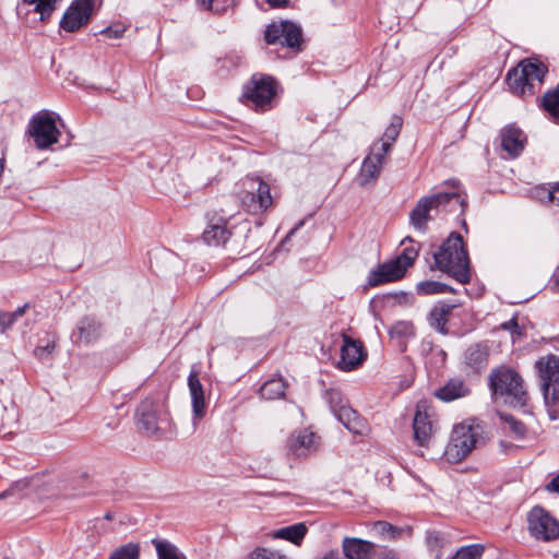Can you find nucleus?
Masks as SVG:
<instances>
[{"instance_id": "nucleus-54", "label": "nucleus", "mask_w": 559, "mask_h": 559, "mask_svg": "<svg viewBox=\"0 0 559 559\" xmlns=\"http://www.w3.org/2000/svg\"><path fill=\"white\" fill-rule=\"evenodd\" d=\"M379 559H396V556H395V554H394V552H392V551H388V552H385V554H384L381 558H379Z\"/></svg>"}, {"instance_id": "nucleus-29", "label": "nucleus", "mask_w": 559, "mask_h": 559, "mask_svg": "<svg viewBox=\"0 0 559 559\" xmlns=\"http://www.w3.org/2000/svg\"><path fill=\"white\" fill-rule=\"evenodd\" d=\"M487 358H488L487 348L479 344L469 346L465 353V359H466L467 365L476 370L486 366Z\"/></svg>"}, {"instance_id": "nucleus-48", "label": "nucleus", "mask_w": 559, "mask_h": 559, "mask_svg": "<svg viewBox=\"0 0 559 559\" xmlns=\"http://www.w3.org/2000/svg\"><path fill=\"white\" fill-rule=\"evenodd\" d=\"M550 285H551V289L554 292H559V269L552 275L551 284Z\"/></svg>"}, {"instance_id": "nucleus-53", "label": "nucleus", "mask_w": 559, "mask_h": 559, "mask_svg": "<svg viewBox=\"0 0 559 559\" xmlns=\"http://www.w3.org/2000/svg\"><path fill=\"white\" fill-rule=\"evenodd\" d=\"M266 2L273 8H282L286 5L287 0H266Z\"/></svg>"}, {"instance_id": "nucleus-21", "label": "nucleus", "mask_w": 559, "mask_h": 559, "mask_svg": "<svg viewBox=\"0 0 559 559\" xmlns=\"http://www.w3.org/2000/svg\"><path fill=\"white\" fill-rule=\"evenodd\" d=\"M188 386L192 402L193 423L202 419L205 415L206 404L204 400L203 386L197 371H191L188 378Z\"/></svg>"}, {"instance_id": "nucleus-42", "label": "nucleus", "mask_w": 559, "mask_h": 559, "mask_svg": "<svg viewBox=\"0 0 559 559\" xmlns=\"http://www.w3.org/2000/svg\"><path fill=\"white\" fill-rule=\"evenodd\" d=\"M55 348H56V341L53 338L48 340L45 345L37 346L35 348L34 355L39 359H46L52 355Z\"/></svg>"}, {"instance_id": "nucleus-52", "label": "nucleus", "mask_w": 559, "mask_h": 559, "mask_svg": "<svg viewBox=\"0 0 559 559\" xmlns=\"http://www.w3.org/2000/svg\"><path fill=\"white\" fill-rule=\"evenodd\" d=\"M441 538L438 535L429 536L428 543L430 547H437L441 544Z\"/></svg>"}, {"instance_id": "nucleus-2", "label": "nucleus", "mask_w": 559, "mask_h": 559, "mask_svg": "<svg viewBox=\"0 0 559 559\" xmlns=\"http://www.w3.org/2000/svg\"><path fill=\"white\" fill-rule=\"evenodd\" d=\"M489 385L496 399H501L513 407L526 405L528 395L524 386V380L512 368L501 366L489 374Z\"/></svg>"}, {"instance_id": "nucleus-5", "label": "nucleus", "mask_w": 559, "mask_h": 559, "mask_svg": "<svg viewBox=\"0 0 559 559\" xmlns=\"http://www.w3.org/2000/svg\"><path fill=\"white\" fill-rule=\"evenodd\" d=\"M275 93V82L272 78L254 75L245 86L242 99L247 106L253 107L255 110H265Z\"/></svg>"}, {"instance_id": "nucleus-27", "label": "nucleus", "mask_w": 559, "mask_h": 559, "mask_svg": "<svg viewBox=\"0 0 559 559\" xmlns=\"http://www.w3.org/2000/svg\"><path fill=\"white\" fill-rule=\"evenodd\" d=\"M467 390L462 381L451 380L444 386L436 391L435 395L441 401L450 402L464 396Z\"/></svg>"}, {"instance_id": "nucleus-31", "label": "nucleus", "mask_w": 559, "mask_h": 559, "mask_svg": "<svg viewBox=\"0 0 559 559\" xmlns=\"http://www.w3.org/2000/svg\"><path fill=\"white\" fill-rule=\"evenodd\" d=\"M286 383L282 378H273L266 381L260 390L263 399L275 400L284 395Z\"/></svg>"}, {"instance_id": "nucleus-14", "label": "nucleus", "mask_w": 559, "mask_h": 559, "mask_svg": "<svg viewBox=\"0 0 559 559\" xmlns=\"http://www.w3.org/2000/svg\"><path fill=\"white\" fill-rule=\"evenodd\" d=\"M97 0H74L60 22L67 32H75L90 21Z\"/></svg>"}, {"instance_id": "nucleus-24", "label": "nucleus", "mask_w": 559, "mask_h": 559, "mask_svg": "<svg viewBox=\"0 0 559 559\" xmlns=\"http://www.w3.org/2000/svg\"><path fill=\"white\" fill-rule=\"evenodd\" d=\"M402 123L403 120L401 117L393 116L382 138L378 142L373 143L372 146L383 153H388L401 132Z\"/></svg>"}, {"instance_id": "nucleus-11", "label": "nucleus", "mask_w": 559, "mask_h": 559, "mask_svg": "<svg viewBox=\"0 0 559 559\" xmlns=\"http://www.w3.org/2000/svg\"><path fill=\"white\" fill-rule=\"evenodd\" d=\"M527 520L528 530L537 539L547 542L559 536V523L543 508H533Z\"/></svg>"}, {"instance_id": "nucleus-23", "label": "nucleus", "mask_w": 559, "mask_h": 559, "mask_svg": "<svg viewBox=\"0 0 559 559\" xmlns=\"http://www.w3.org/2000/svg\"><path fill=\"white\" fill-rule=\"evenodd\" d=\"M226 224L227 221L224 217H212L202 235L204 242L209 246H219L225 243L229 237Z\"/></svg>"}, {"instance_id": "nucleus-9", "label": "nucleus", "mask_w": 559, "mask_h": 559, "mask_svg": "<svg viewBox=\"0 0 559 559\" xmlns=\"http://www.w3.org/2000/svg\"><path fill=\"white\" fill-rule=\"evenodd\" d=\"M413 429L414 439L419 447L430 448L433 444L436 425L433 412L427 401H420L417 404Z\"/></svg>"}, {"instance_id": "nucleus-28", "label": "nucleus", "mask_w": 559, "mask_h": 559, "mask_svg": "<svg viewBox=\"0 0 559 559\" xmlns=\"http://www.w3.org/2000/svg\"><path fill=\"white\" fill-rule=\"evenodd\" d=\"M452 306L449 305H438L432 308L429 314L430 325L435 328L438 332L445 334V324L448 322V316L452 310Z\"/></svg>"}, {"instance_id": "nucleus-30", "label": "nucleus", "mask_w": 559, "mask_h": 559, "mask_svg": "<svg viewBox=\"0 0 559 559\" xmlns=\"http://www.w3.org/2000/svg\"><path fill=\"white\" fill-rule=\"evenodd\" d=\"M542 104L550 119L559 123V85L545 93Z\"/></svg>"}, {"instance_id": "nucleus-37", "label": "nucleus", "mask_w": 559, "mask_h": 559, "mask_svg": "<svg viewBox=\"0 0 559 559\" xmlns=\"http://www.w3.org/2000/svg\"><path fill=\"white\" fill-rule=\"evenodd\" d=\"M140 546L136 543H128L114 550L109 559H139Z\"/></svg>"}, {"instance_id": "nucleus-22", "label": "nucleus", "mask_w": 559, "mask_h": 559, "mask_svg": "<svg viewBox=\"0 0 559 559\" xmlns=\"http://www.w3.org/2000/svg\"><path fill=\"white\" fill-rule=\"evenodd\" d=\"M501 148L510 156L516 157L523 150L526 142L524 133L513 126L501 130Z\"/></svg>"}, {"instance_id": "nucleus-19", "label": "nucleus", "mask_w": 559, "mask_h": 559, "mask_svg": "<svg viewBox=\"0 0 559 559\" xmlns=\"http://www.w3.org/2000/svg\"><path fill=\"white\" fill-rule=\"evenodd\" d=\"M546 73V66L543 62L533 59L523 60L513 69V75L515 78L520 74L525 76L526 82L531 84L533 94L535 92V85L543 82Z\"/></svg>"}, {"instance_id": "nucleus-38", "label": "nucleus", "mask_w": 559, "mask_h": 559, "mask_svg": "<svg viewBox=\"0 0 559 559\" xmlns=\"http://www.w3.org/2000/svg\"><path fill=\"white\" fill-rule=\"evenodd\" d=\"M484 552L481 545H468L461 547L452 559H480Z\"/></svg>"}, {"instance_id": "nucleus-36", "label": "nucleus", "mask_w": 559, "mask_h": 559, "mask_svg": "<svg viewBox=\"0 0 559 559\" xmlns=\"http://www.w3.org/2000/svg\"><path fill=\"white\" fill-rule=\"evenodd\" d=\"M417 290L421 295H436L453 292L449 285L436 281H424L418 283Z\"/></svg>"}, {"instance_id": "nucleus-47", "label": "nucleus", "mask_w": 559, "mask_h": 559, "mask_svg": "<svg viewBox=\"0 0 559 559\" xmlns=\"http://www.w3.org/2000/svg\"><path fill=\"white\" fill-rule=\"evenodd\" d=\"M501 328L510 331L512 334H521L520 326L515 319H511L508 322L502 323Z\"/></svg>"}, {"instance_id": "nucleus-35", "label": "nucleus", "mask_w": 559, "mask_h": 559, "mask_svg": "<svg viewBox=\"0 0 559 559\" xmlns=\"http://www.w3.org/2000/svg\"><path fill=\"white\" fill-rule=\"evenodd\" d=\"M57 0H22L24 4L34 5V11L40 15V20H47L56 9Z\"/></svg>"}, {"instance_id": "nucleus-51", "label": "nucleus", "mask_w": 559, "mask_h": 559, "mask_svg": "<svg viewBox=\"0 0 559 559\" xmlns=\"http://www.w3.org/2000/svg\"><path fill=\"white\" fill-rule=\"evenodd\" d=\"M547 488L559 493V475L551 480Z\"/></svg>"}, {"instance_id": "nucleus-49", "label": "nucleus", "mask_w": 559, "mask_h": 559, "mask_svg": "<svg viewBox=\"0 0 559 559\" xmlns=\"http://www.w3.org/2000/svg\"><path fill=\"white\" fill-rule=\"evenodd\" d=\"M27 305L19 307L15 311L9 312L10 316H13V320L16 321L20 317H22L25 312Z\"/></svg>"}, {"instance_id": "nucleus-50", "label": "nucleus", "mask_w": 559, "mask_h": 559, "mask_svg": "<svg viewBox=\"0 0 559 559\" xmlns=\"http://www.w3.org/2000/svg\"><path fill=\"white\" fill-rule=\"evenodd\" d=\"M319 559H342L340 552L336 549L330 550Z\"/></svg>"}, {"instance_id": "nucleus-55", "label": "nucleus", "mask_w": 559, "mask_h": 559, "mask_svg": "<svg viewBox=\"0 0 559 559\" xmlns=\"http://www.w3.org/2000/svg\"><path fill=\"white\" fill-rule=\"evenodd\" d=\"M302 225H304V222H302V221H301V222H299V223H298V225H297L296 227H294V228L288 233L287 237L293 236V235L296 233V230H297L299 227H301Z\"/></svg>"}, {"instance_id": "nucleus-40", "label": "nucleus", "mask_w": 559, "mask_h": 559, "mask_svg": "<svg viewBox=\"0 0 559 559\" xmlns=\"http://www.w3.org/2000/svg\"><path fill=\"white\" fill-rule=\"evenodd\" d=\"M372 530L376 534L379 536H382L384 538L386 537H394L396 533V528L391 525L388 522L384 521H378L372 524Z\"/></svg>"}, {"instance_id": "nucleus-17", "label": "nucleus", "mask_w": 559, "mask_h": 559, "mask_svg": "<svg viewBox=\"0 0 559 559\" xmlns=\"http://www.w3.org/2000/svg\"><path fill=\"white\" fill-rule=\"evenodd\" d=\"M385 154L386 153L379 151L374 146H371L370 153L364 159L358 176V181L360 186H368L370 183H373L378 179L381 173L382 165L384 163Z\"/></svg>"}, {"instance_id": "nucleus-12", "label": "nucleus", "mask_w": 559, "mask_h": 559, "mask_svg": "<svg viewBox=\"0 0 559 559\" xmlns=\"http://www.w3.org/2000/svg\"><path fill=\"white\" fill-rule=\"evenodd\" d=\"M241 202L247 211L251 213L269 209L273 203L270 186L259 179L249 180L248 190L242 193Z\"/></svg>"}, {"instance_id": "nucleus-57", "label": "nucleus", "mask_w": 559, "mask_h": 559, "mask_svg": "<svg viewBox=\"0 0 559 559\" xmlns=\"http://www.w3.org/2000/svg\"><path fill=\"white\" fill-rule=\"evenodd\" d=\"M22 484H23V485H27V483H26V481H19V483H16V486H17V487H20Z\"/></svg>"}, {"instance_id": "nucleus-10", "label": "nucleus", "mask_w": 559, "mask_h": 559, "mask_svg": "<svg viewBox=\"0 0 559 559\" xmlns=\"http://www.w3.org/2000/svg\"><path fill=\"white\" fill-rule=\"evenodd\" d=\"M326 395L332 412L349 431L356 435H361L366 431L367 425L365 419L344 402L338 391L330 390L326 392Z\"/></svg>"}, {"instance_id": "nucleus-45", "label": "nucleus", "mask_w": 559, "mask_h": 559, "mask_svg": "<svg viewBox=\"0 0 559 559\" xmlns=\"http://www.w3.org/2000/svg\"><path fill=\"white\" fill-rule=\"evenodd\" d=\"M15 321L13 320V316H10L9 312H1L0 313V333H3Z\"/></svg>"}, {"instance_id": "nucleus-18", "label": "nucleus", "mask_w": 559, "mask_h": 559, "mask_svg": "<svg viewBox=\"0 0 559 559\" xmlns=\"http://www.w3.org/2000/svg\"><path fill=\"white\" fill-rule=\"evenodd\" d=\"M318 445L319 437L308 429L293 432L287 440L288 449L297 456H304L316 451Z\"/></svg>"}, {"instance_id": "nucleus-46", "label": "nucleus", "mask_w": 559, "mask_h": 559, "mask_svg": "<svg viewBox=\"0 0 559 559\" xmlns=\"http://www.w3.org/2000/svg\"><path fill=\"white\" fill-rule=\"evenodd\" d=\"M124 33V28L122 27H112L109 26L102 31V34L106 35L108 38H120Z\"/></svg>"}, {"instance_id": "nucleus-15", "label": "nucleus", "mask_w": 559, "mask_h": 559, "mask_svg": "<svg viewBox=\"0 0 559 559\" xmlns=\"http://www.w3.org/2000/svg\"><path fill=\"white\" fill-rule=\"evenodd\" d=\"M366 358L362 343L343 335V345L341 347V359L338 367L344 371L356 369Z\"/></svg>"}, {"instance_id": "nucleus-43", "label": "nucleus", "mask_w": 559, "mask_h": 559, "mask_svg": "<svg viewBox=\"0 0 559 559\" xmlns=\"http://www.w3.org/2000/svg\"><path fill=\"white\" fill-rule=\"evenodd\" d=\"M249 559H287L285 556L273 552L267 549H257L254 550Z\"/></svg>"}, {"instance_id": "nucleus-33", "label": "nucleus", "mask_w": 559, "mask_h": 559, "mask_svg": "<svg viewBox=\"0 0 559 559\" xmlns=\"http://www.w3.org/2000/svg\"><path fill=\"white\" fill-rule=\"evenodd\" d=\"M158 559H186L178 548L169 542L153 539Z\"/></svg>"}, {"instance_id": "nucleus-34", "label": "nucleus", "mask_w": 559, "mask_h": 559, "mask_svg": "<svg viewBox=\"0 0 559 559\" xmlns=\"http://www.w3.org/2000/svg\"><path fill=\"white\" fill-rule=\"evenodd\" d=\"M501 419L504 423V430L510 432L513 438L521 440L525 437L526 427L522 421L508 414L501 415Z\"/></svg>"}, {"instance_id": "nucleus-26", "label": "nucleus", "mask_w": 559, "mask_h": 559, "mask_svg": "<svg viewBox=\"0 0 559 559\" xmlns=\"http://www.w3.org/2000/svg\"><path fill=\"white\" fill-rule=\"evenodd\" d=\"M307 526L304 523H297L275 531L273 537L286 539L295 545H300L307 534Z\"/></svg>"}, {"instance_id": "nucleus-56", "label": "nucleus", "mask_w": 559, "mask_h": 559, "mask_svg": "<svg viewBox=\"0 0 559 559\" xmlns=\"http://www.w3.org/2000/svg\"><path fill=\"white\" fill-rule=\"evenodd\" d=\"M406 241L412 242V239H411L409 237H405V238L402 240L401 245H405V242H406Z\"/></svg>"}, {"instance_id": "nucleus-4", "label": "nucleus", "mask_w": 559, "mask_h": 559, "mask_svg": "<svg viewBox=\"0 0 559 559\" xmlns=\"http://www.w3.org/2000/svg\"><path fill=\"white\" fill-rule=\"evenodd\" d=\"M136 425L144 433L156 435L169 429L170 419L162 405L146 399L138 406Z\"/></svg>"}, {"instance_id": "nucleus-1", "label": "nucleus", "mask_w": 559, "mask_h": 559, "mask_svg": "<svg viewBox=\"0 0 559 559\" xmlns=\"http://www.w3.org/2000/svg\"><path fill=\"white\" fill-rule=\"evenodd\" d=\"M433 259L440 271L448 273L461 284L469 282V262L461 235L451 234L433 254Z\"/></svg>"}, {"instance_id": "nucleus-8", "label": "nucleus", "mask_w": 559, "mask_h": 559, "mask_svg": "<svg viewBox=\"0 0 559 559\" xmlns=\"http://www.w3.org/2000/svg\"><path fill=\"white\" fill-rule=\"evenodd\" d=\"M29 134L37 148L45 150L59 141L60 131L56 126L53 114L41 111L35 115L29 123Z\"/></svg>"}, {"instance_id": "nucleus-41", "label": "nucleus", "mask_w": 559, "mask_h": 559, "mask_svg": "<svg viewBox=\"0 0 559 559\" xmlns=\"http://www.w3.org/2000/svg\"><path fill=\"white\" fill-rule=\"evenodd\" d=\"M202 3L206 9L222 13L234 3V0H202Z\"/></svg>"}, {"instance_id": "nucleus-20", "label": "nucleus", "mask_w": 559, "mask_h": 559, "mask_svg": "<svg viewBox=\"0 0 559 559\" xmlns=\"http://www.w3.org/2000/svg\"><path fill=\"white\" fill-rule=\"evenodd\" d=\"M376 545L372 542L358 537H344L342 550L345 559H370L374 552Z\"/></svg>"}, {"instance_id": "nucleus-16", "label": "nucleus", "mask_w": 559, "mask_h": 559, "mask_svg": "<svg viewBox=\"0 0 559 559\" xmlns=\"http://www.w3.org/2000/svg\"><path fill=\"white\" fill-rule=\"evenodd\" d=\"M406 270L400 262L394 259L390 262L380 264L377 269L371 270L367 283L371 287L379 286L381 284L390 283L402 278Z\"/></svg>"}, {"instance_id": "nucleus-25", "label": "nucleus", "mask_w": 559, "mask_h": 559, "mask_svg": "<svg viewBox=\"0 0 559 559\" xmlns=\"http://www.w3.org/2000/svg\"><path fill=\"white\" fill-rule=\"evenodd\" d=\"M100 335V324L92 318H84L78 326V341L84 344L94 342Z\"/></svg>"}, {"instance_id": "nucleus-13", "label": "nucleus", "mask_w": 559, "mask_h": 559, "mask_svg": "<svg viewBox=\"0 0 559 559\" xmlns=\"http://www.w3.org/2000/svg\"><path fill=\"white\" fill-rule=\"evenodd\" d=\"M265 41L270 45L281 43L290 48H299L301 43V29L298 25L282 21L281 23H273L266 27L264 34Z\"/></svg>"}, {"instance_id": "nucleus-39", "label": "nucleus", "mask_w": 559, "mask_h": 559, "mask_svg": "<svg viewBox=\"0 0 559 559\" xmlns=\"http://www.w3.org/2000/svg\"><path fill=\"white\" fill-rule=\"evenodd\" d=\"M419 249L415 248L413 246L405 247L402 253L396 258V260L400 262L401 265L404 266L405 270H407L416 258L418 257Z\"/></svg>"}, {"instance_id": "nucleus-44", "label": "nucleus", "mask_w": 559, "mask_h": 559, "mask_svg": "<svg viewBox=\"0 0 559 559\" xmlns=\"http://www.w3.org/2000/svg\"><path fill=\"white\" fill-rule=\"evenodd\" d=\"M543 195L539 199H546L548 202H552L559 206V183H556L552 189H540Z\"/></svg>"}, {"instance_id": "nucleus-32", "label": "nucleus", "mask_w": 559, "mask_h": 559, "mask_svg": "<svg viewBox=\"0 0 559 559\" xmlns=\"http://www.w3.org/2000/svg\"><path fill=\"white\" fill-rule=\"evenodd\" d=\"M507 83L512 93L520 96L533 95L531 84L526 82L525 76L513 75V69L507 75Z\"/></svg>"}, {"instance_id": "nucleus-3", "label": "nucleus", "mask_w": 559, "mask_h": 559, "mask_svg": "<svg viewBox=\"0 0 559 559\" xmlns=\"http://www.w3.org/2000/svg\"><path fill=\"white\" fill-rule=\"evenodd\" d=\"M479 441V428L471 423H461L453 427L444 457L450 463H460L476 448Z\"/></svg>"}, {"instance_id": "nucleus-7", "label": "nucleus", "mask_w": 559, "mask_h": 559, "mask_svg": "<svg viewBox=\"0 0 559 559\" xmlns=\"http://www.w3.org/2000/svg\"><path fill=\"white\" fill-rule=\"evenodd\" d=\"M542 381L545 401L556 404L559 401V357L547 355L535 362Z\"/></svg>"}, {"instance_id": "nucleus-6", "label": "nucleus", "mask_w": 559, "mask_h": 559, "mask_svg": "<svg viewBox=\"0 0 559 559\" xmlns=\"http://www.w3.org/2000/svg\"><path fill=\"white\" fill-rule=\"evenodd\" d=\"M455 202L462 211L466 206L465 199L456 192H440L430 197L421 198L414 210L411 212V222L417 229H421L429 218V212L432 209Z\"/></svg>"}]
</instances>
